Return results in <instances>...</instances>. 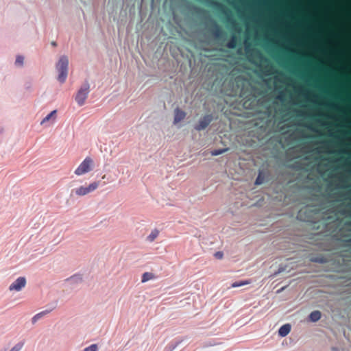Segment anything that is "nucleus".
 I'll return each instance as SVG.
<instances>
[{
	"mask_svg": "<svg viewBox=\"0 0 351 351\" xmlns=\"http://www.w3.org/2000/svg\"><path fill=\"white\" fill-rule=\"evenodd\" d=\"M56 68L58 72V80L63 84L65 82L69 71V59L66 56L60 57Z\"/></svg>",
	"mask_w": 351,
	"mask_h": 351,
	"instance_id": "nucleus-1",
	"label": "nucleus"
},
{
	"mask_svg": "<svg viewBox=\"0 0 351 351\" xmlns=\"http://www.w3.org/2000/svg\"><path fill=\"white\" fill-rule=\"evenodd\" d=\"M94 169V160L90 157H86L76 167L74 174L77 177L82 176L92 171Z\"/></svg>",
	"mask_w": 351,
	"mask_h": 351,
	"instance_id": "nucleus-2",
	"label": "nucleus"
},
{
	"mask_svg": "<svg viewBox=\"0 0 351 351\" xmlns=\"http://www.w3.org/2000/svg\"><path fill=\"white\" fill-rule=\"evenodd\" d=\"M89 92L90 85L88 82H86L84 85L80 88L75 96V101L79 106L84 105Z\"/></svg>",
	"mask_w": 351,
	"mask_h": 351,
	"instance_id": "nucleus-3",
	"label": "nucleus"
},
{
	"mask_svg": "<svg viewBox=\"0 0 351 351\" xmlns=\"http://www.w3.org/2000/svg\"><path fill=\"white\" fill-rule=\"evenodd\" d=\"M99 186V183L97 182H93L88 186H80L75 190V195L79 197L84 196L89 193H91L95 191Z\"/></svg>",
	"mask_w": 351,
	"mask_h": 351,
	"instance_id": "nucleus-4",
	"label": "nucleus"
},
{
	"mask_svg": "<svg viewBox=\"0 0 351 351\" xmlns=\"http://www.w3.org/2000/svg\"><path fill=\"white\" fill-rule=\"evenodd\" d=\"M26 285V278L23 276L16 278L8 287L10 291L19 292Z\"/></svg>",
	"mask_w": 351,
	"mask_h": 351,
	"instance_id": "nucleus-5",
	"label": "nucleus"
},
{
	"mask_svg": "<svg viewBox=\"0 0 351 351\" xmlns=\"http://www.w3.org/2000/svg\"><path fill=\"white\" fill-rule=\"evenodd\" d=\"M213 117L210 114L206 115L198 121V123L194 127L195 130L201 131L204 130L210 123Z\"/></svg>",
	"mask_w": 351,
	"mask_h": 351,
	"instance_id": "nucleus-6",
	"label": "nucleus"
},
{
	"mask_svg": "<svg viewBox=\"0 0 351 351\" xmlns=\"http://www.w3.org/2000/svg\"><path fill=\"white\" fill-rule=\"evenodd\" d=\"M57 110H54L51 111L49 114H47L41 121L40 125H46V126H49L53 124L57 119L56 117Z\"/></svg>",
	"mask_w": 351,
	"mask_h": 351,
	"instance_id": "nucleus-7",
	"label": "nucleus"
},
{
	"mask_svg": "<svg viewBox=\"0 0 351 351\" xmlns=\"http://www.w3.org/2000/svg\"><path fill=\"white\" fill-rule=\"evenodd\" d=\"M186 112L179 108H176L174 110V117L173 123L174 125L178 124L179 122L182 121L186 117Z\"/></svg>",
	"mask_w": 351,
	"mask_h": 351,
	"instance_id": "nucleus-8",
	"label": "nucleus"
},
{
	"mask_svg": "<svg viewBox=\"0 0 351 351\" xmlns=\"http://www.w3.org/2000/svg\"><path fill=\"white\" fill-rule=\"evenodd\" d=\"M291 331V325L286 324L282 326L278 330V335L284 337L287 336Z\"/></svg>",
	"mask_w": 351,
	"mask_h": 351,
	"instance_id": "nucleus-9",
	"label": "nucleus"
},
{
	"mask_svg": "<svg viewBox=\"0 0 351 351\" xmlns=\"http://www.w3.org/2000/svg\"><path fill=\"white\" fill-rule=\"evenodd\" d=\"M308 317L312 322H316L321 318V313L319 311H314L310 313Z\"/></svg>",
	"mask_w": 351,
	"mask_h": 351,
	"instance_id": "nucleus-10",
	"label": "nucleus"
},
{
	"mask_svg": "<svg viewBox=\"0 0 351 351\" xmlns=\"http://www.w3.org/2000/svg\"><path fill=\"white\" fill-rule=\"evenodd\" d=\"M158 234L159 231L157 229H154L147 236V239L149 242H153L158 237Z\"/></svg>",
	"mask_w": 351,
	"mask_h": 351,
	"instance_id": "nucleus-11",
	"label": "nucleus"
},
{
	"mask_svg": "<svg viewBox=\"0 0 351 351\" xmlns=\"http://www.w3.org/2000/svg\"><path fill=\"white\" fill-rule=\"evenodd\" d=\"M250 283V282L249 280L237 281V282H233L231 285V287L237 288V287H241V286L247 285H248Z\"/></svg>",
	"mask_w": 351,
	"mask_h": 351,
	"instance_id": "nucleus-12",
	"label": "nucleus"
},
{
	"mask_svg": "<svg viewBox=\"0 0 351 351\" xmlns=\"http://www.w3.org/2000/svg\"><path fill=\"white\" fill-rule=\"evenodd\" d=\"M154 278V275L152 273L149 272H145L142 275V280L141 282L143 283L146 282L147 281L152 279Z\"/></svg>",
	"mask_w": 351,
	"mask_h": 351,
	"instance_id": "nucleus-13",
	"label": "nucleus"
},
{
	"mask_svg": "<svg viewBox=\"0 0 351 351\" xmlns=\"http://www.w3.org/2000/svg\"><path fill=\"white\" fill-rule=\"evenodd\" d=\"M228 150V148L214 149L210 152V154L213 156H215L222 154L226 152Z\"/></svg>",
	"mask_w": 351,
	"mask_h": 351,
	"instance_id": "nucleus-14",
	"label": "nucleus"
},
{
	"mask_svg": "<svg viewBox=\"0 0 351 351\" xmlns=\"http://www.w3.org/2000/svg\"><path fill=\"white\" fill-rule=\"evenodd\" d=\"M286 267H287L285 265H280L278 270L274 272L272 274H271L269 276V278H273L275 276H276L277 275H278L279 274L285 271L286 270Z\"/></svg>",
	"mask_w": 351,
	"mask_h": 351,
	"instance_id": "nucleus-15",
	"label": "nucleus"
},
{
	"mask_svg": "<svg viewBox=\"0 0 351 351\" xmlns=\"http://www.w3.org/2000/svg\"><path fill=\"white\" fill-rule=\"evenodd\" d=\"M83 351H98V346L97 344H92L85 348Z\"/></svg>",
	"mask_w": 351,
	"mask_h": 351,
	"instance_id": "nucleus-16",
	"label": "nucleus"
},
{
	"mask_svg": "<svg viewBox=\"0 0 351 351\" xmlns=\"http://www.w3.org/2000/svg\"><path fill=\"white\" fill-rule=\"evenodd\" d=\"M23 346V343L21 342H19L16 344H15L10 350V351H20L21 348Z\"/></svg>",
	"mask_w": 351,
	"mask_h": 351,
	"instance_id": "nucleus-17",
	"label": "nucleus"
},
{
	"mask_svg": "<svg viewBox=\"0 0 351 351\" xmlns=\"http://www.w3.org/2000/svg\"><path fill=\"white\" fill-rule=\"evenodd\" d=\"M24 62V58L22 56H18L16 58L15 63L17 65L23 66Z\"/></svg>",
	"mask_w": 351,
	"mask_h": 351,
	"instance_id": "nucleus-18",
	"label": "nucleus"
},
{
	"mask_svg": "<svg viewBox=\"0 0 351 351\" xmlns=\"http://www.w3.org/2000/svg\"><path fill=\"white\" fill-rule=\"evenodd\" d=\"M214 256L217 258V259H221L223 257V253L221 251H219V252H217L214 254Z\"/></svg>",
	"mask_w": 351,
	"mask_h": 351,
	"instance_id": "nucleus-19",
	"label": "nucleus"
},
{
	"mask_svg": "<svg viewBox=\"0 0 351 351\" xmlns=\"http://www.w3.org/2000/svg\"><path fill=\"white\" fill-rule=\"evenodd\" d=\"M41 315H42V313H38V314H36V315H34V316L33 317V318H32V322H33L34 323V322H36L37 321V319H38V318H40V317L41 316Z\"/></svg>",
	"mask_w": 351,
	"mask_h": 351,
	"instance_id": "nucleus-20",
	"label": "nucleus"
},
{
	"mask_svg": "<svg viewBox=\"0 0 351 351\" xmlns=\"http://www.w3.org/2000/svg\"><path fill=\"white\" fill-rule=\"evenodd\" d=\"M311 261H313V262L323 263V261H322V260H321V259H316V258H315V259H311Z\"/></svg>",
	"mask_w": 351,
	"mask_h": 351,
	"instance_id": "nucleus-21",
	"label": "nucleus"
},
{
	"mask_svg": "<svg viewBox=\"0 0 351 351\" xmlns=\"http://www.w3.org/2000/svg\"><path fill=\"white\" fill-rule=\"evenodd\" d=\"M255 184H261V182L258 180V179L256 180Z\"/></svg>",
	"mask_w": 351,
	"mask_h": 351,
	"instance_id": "nucleus-22",
	"label": "nucleus"
},
{
	"mask_svg": "<svg viewBox=\"0 0 351 351\" xmlns=\"http://www.w3.org/2000/svg\"><path fill=\"white\" fill-rule=\"evenodd\" d=\"M285 289V287H284L281 288V289H279L277 292H278V293H280V292L282 291Z\"/></svg>",
	"mask_w": 351,
	"mask_h": 351,
	"instance_id": "nucleus-23",
	"label": "nucleus"
},
{
	"mask_svg": "<svg viewBox=\"0 0 351 351\" xmlns=\"http://www.w3.org/2000/svg\"><path fill=\"white\" fill-rule=\"evenodd\" d=\"M228 47H233V45H232V44H230V43H229V44H228Z\"/></svg>",
	"mask_w": 351,
	"mask_h": 351,
	"instance_id": "nucleus-24",
	"label": "nucleus"
}]
</instances>
